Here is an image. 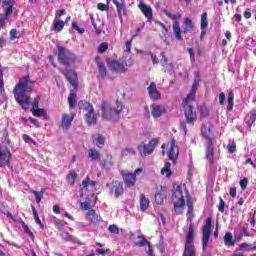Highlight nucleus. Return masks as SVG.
I'll list each match as a JSON object with an SVG mask.
<instances>
[{"instance_id":"f257e3e1","label":"nucleus","mask_w":256,"mask_h":256,"mask_svg":"<svg viewBox=\"0 0 256 256\" xmlns=\"http://www.w3.org/2000/svg\"><path fill=\"white\" fill-rule=\"evenodd\" d=\"M35 80H31V76L27 74L19 79L13 89L15 101L27 111L31 105V93L34 91Z\"/></svg>"},{"instance_id":"f03ea898","label":"nucleus","mask_w":256,"mask_h":256,"mask_svg":"<svg viewBox=\"0 0 256 256\" xmlns=\"http://www.w3.org/2000/svg\"><path fill=\"white\" fill-rule=\"evenodd\" d=\"M117 109L112 108L108 102L103 101L101 103V111H102V119L105 121H119V117L121 113H123V104L121 102L116 101Z\"/></svg>"},{"instance_id":"7ed1b4c3","label":"nucleus","mask_w":256,"mask_h":256,"mask_svg":"<svg viewBox=\"0 0 256 256\" xmlns=\"http://www.w3.org/2000/svg\"><path fill=\"white\" fill-rule=\"evenodd\" d=\"M191 101L183 100L182 107L184 109V117L185 121L180 123L181 129H183L184 133L187 134V124L195 125V121H197V112L193 110V106L191 105Z\"/></svg>"},{"instance_id":"20e7f679","label":"nucleus","mask_w":256,"mask_h":256,"mask_svg":"<svg viewBox=\"0 0 256 256\" xmlns=\"http://www.w3.org/2000/svg\"><path fill=\"white\" fill-rule=\"evenodd\" d=\"M57 50V59L61 65L64 67H71L72 63H75V54H73L71 50L63 46H57Z\"/></svg>"},{"instance_id":"39448f33","label":"nucleus","mask_w":256,"mask_h":256,"mask_svg":"<svg viewBox=\"0 0 256 256\" xmlns=\"http://www.w3.org/2000/svg\"><path fill=\"white\" fill-rule=\"evenodd\" d=\"M195 239V225L191 223L186 234V242L184 247L183 256H195V244L193 240Z\"/></svg>"},{"instance_id":"423d86ee","label":"nucleus","mask_w":256,"mask_h":256,"mask_svg":"<svg viewBox=\"0 0 256 256\" xmlns=\"http://www.w3.org/2000/svg\"><path fill=\"white\" fill-rule=\"evenodd\" d=\"M0 5L3 9V14L0 15V29H3L6 21H9V17L13 15L15 0H0Z\"/></svg>"},{"instance_id":"0eeeda50","label":"nucleus","mask_w":256,"mask_h":256,"mask_svg":"<svg viewBox=\"0 0 256 256\" xmlns=\"http://www.w3.org/2000/svg\"><path fill=\"white\" fill-rule=\"evenodd\" d=\"M106 63L111 69V71H115V73H126L129 67H133V58H129L128 61H118V60H111L107 59Z\"/></svg>"},{"instance_id":"6e6552de","label":"nucleus","mask_w":256,"mask_h":256,"mask_svg":"<svg viewBox=\"0 0 256 256\" xmlns=\"http://www.w3.org/2000/svg\"><path fill=\"white\" fill-rule=\"evenodd\" d=\"M172 201L174 204V211L176 215H183V208L185 207V198L183 197V189L181 186H177L173 195Z\"/></svg>"},{"instance_id":"1a4fd4ad","label":"nucleus","mask_w":256,"mask_h":256,"mask_svg":"<svg viewBox=\"0 0 256 256\" xmlns=\"http://www.w3.org/2000/svg\"><path fill=\"white\" fill-rule=\"evenodd\" d=\"M163 13L164 15H167L169 19H172V21H174L172 24V31L174 33L175 39H177V41H183V36L181 35V24H179V19H181L182 15L173 14L167 9H165Z\"/></svg>"},{"instance_id":"9d476101","label":"nucleus","mask_w":256,"mask_h":256,"mask_svg":"<svg viewBox=\"0 0 256 256\" xmlns=\"http://www.w3.org/2000/svg\"><path fill=\"white\" fill-rule=\"evenodd\" d=\"M157 145H159V138H152L147 144L144 142L139 144L137 149L141 157H147V155L153 154V151H155Z\"/></svg>"},{"instance_id":"9b49d317","label":"nucleus","mask_w":256,"mask_h":256,"mask_svg":"<svg viewBox=\"0 0 256 256\" xmlns=\"http://www.w3.org/2000/svg\"><path fill=\"white\" fill-rule=\"evenodd\" d=\"M143 173V168H137L134 172L122 171V179L125 183V186L131 189L137 185V175Z\"/></svg>"},{"instance_id":"f8f14e48","label":"nucleus","mask_w":256,"mask_h":256,"mask_svg":"<svg viewBox=\"0 0 256 256\" xmlns=\"http://www.w3.org/2000/svg\"><path fill=\"white\" fill-rule=\"evenodd\" d=\"M203 137L206 139V159L210 165L215 163V148L213 147V138L209 137L207 133L202 132Z\"/></svg>"},{"instance_id":"ddd939ff","label":"nucleus","mask_w":256,"mask_h":256,"mask_svg":"<svg viewBox=\"0 0 256 256\" xmlns=\"http://www.w3.org/2000/svg\"><path fill=\"white\" fill-rule=\"evenodd\" d=\"M61 73L73 87L74 91H77L79 89V77L77 76V72L73 69H66L62 70Z\"/></svg>"},{"instance_id":"4468645a","label":"nucleus","mask_w":256,"mask_h":256,"mask_svg":"<svg viewBox=\"0 0 256 256\" xmlns=\"http://www.w3.org/2000/svg\"><path fill=\"white\" fill-rule=\"evenodd\" d=\"M211 227H213V218L208 217L206 224L202 227V248L205 249L209 245V237H211Z\"/></svg>"},{"instance_id":"2eb2a0df","label":"nucleus","mask_w":256,"mask_h":256,"mask_svg":"<svg viewBox=\"0 0 256 256\" xmlns=\"http://www.w3.org/2000/svg\"><path fill=\"white\" fill-rule=\"evenodd\" d=\"M11 157H13V154H11L10 149L2 150L0 145V167H10L11 166Z\"/></svg>"},{"instance_id":"dca6fc26","label":"nucleus","mask_w":256,"mask_h":256,"mask_svg":"<svg viewBox=\"0 0 256 256\" xmlns=\"http://www.w3.org/2000/svg\"><path fill=\"white\" fill-rule=\"evenodd\" d=\"M168 158L172 163H176L179 158V147L175 144V138H172L170 141V148L167 152Z\"/></svg>"},{"instance_id":"f3484780","label":"nucleus","mask_w":256,"mask_h":256,"mask_svg":"<svg viewBox=\"0 0 256 256\" xmlns=\"http://www.w3.org/2000/svg\"><path fill=\"white\" fill-rule=\"evenodd\" d=\"M112 3L116 6V11L120 20V23H123V17L127 15V6L125 5V0H112Z\"/></svg>"},{"instance_id":"a211bd4d","label":"nucleus","mask_w":256,"mask_h":256,"mask_svg":"<svg viewBox=\"0 0 256 256\" xmlns=\"http://www.w3.org/2000/svg\"><path fill=\"white\" fill-rule=\"evenodd\" d=\"M166 199H167V187L158 186L155 194V203H157V205H163Z\"/></svg>"},{"instance_id":"6ab92c4d","label":"nucleus","mask_w":256,"mask_h":256,"mask_svg":"<svg viewBox=\"0 0 256 256\" xmlns=\"http://www.w3.org/2000/svg\"><path fill=\"white\" fill-rule=\"evenodd\" d=\"M73 119H75V113H63L62 114V119H61V127L64 131H67L68 129H70L72 123H73Z\"/></svg>"},{"instance_id":"aec40b11","label":"nucleus","mask_w":256,"mask_h":256,"mask_svg":"<svg viewBox=\"0 0 256 256\" xmlns=\"http://www.w3.org/2000/svg\"><path fill=\"white\" fill-rule=\"evenodd\" d=\"M110 193L117 198L121 197L124 193L123 189V183L119 181H112L111 186H110Z\"/></svg>"},{"instance_id":"412c9836","label":"nucleus","mask_w":256,"mask_h":256,"mask_svg":"<svg viewBox=\"0 0 256 256\" xmlns=\"http://www.w3.org/2000/svg\"><path fill=\"white\" fill-rule=\"evenodd\" d=\"M148 95L152 101H159L161 99V92L157 90V84L151 82L150 86L147 88Z\"/></svg>"},{"instance_id":"4be33fe9","label":"nucleus","mask_w":256,"mask_h":256,"mask_svg":"<svg viewBox=\"0 0 256 256\" xmlns=\"http://www.w3.org/2000/svg\"><path fill=\"white\" fill-rule=\"evenodd\" d=\"M94 61L98 67V77H101V79H105L107 77V66H105V63H103V61H101V57L99 56H96Z\"/></svg>"},{"instance_id":"5701e85b","label":"nucleus","mask_w":256,"mask_h":256,"mask_svg":"<svg viewBox=\"0 0 256 256\" xmlns=\"http://www.w3.org/2000/svg\"><path fill=\"white\" fill-rule=\"evenodd\" d=\"M84 121L88 127L97 125V113H95V110L92 112H86L84 115Z\"/></svg>"},{"instance_id":"b1692460","label":"nucleus","mask_w":256,"mask_h":256,"mask_svg":"<svg viewBox=\"0 0 256 256\" xmlns=\"http://www.w3.org/2000/svg\"><path fill=\"white\" fill-rule=\"evenodd\" d=\"M197 89H199V80H194L190 92L188 93L186 98L183 99V101L195 102V95L197 94Z\"/></svg>"},{"instance_id":"393cba45","label":"nucleus","mask_w":256,"mask_h":256,"mask_svg":"<svg viewBox=\"0 0 256 256\" xmlns=\"http://www.w3.org/2000/svg\"><path fill=\"white\" fill-rule=\"evenodd\" d=\"M195 31V24H193V20L191 18H184V24L182 28L183 35H187V33H193Z\"/></svg>"},{"instance_id":"a878e982","label":"nucleus","mask_w":256,"mask_h":256,"mask_svg":"<svg viewBox=\"0 0 256 256\" xmlns=\"http://www.w3.org/2000/svg\"><path fill=\"white\" fill-rule=\"evenodd\" d=\"M138 7L143 15H145V17L148 19V21H151V19H153V10L151 9V6H148L145 3H140Z\"/></svg>"},{"instance_id":"bb28decb","label":"nucleus","mask_w":256,"mask_h":256,"mask_svg":"<svg viewBox=\"0 0 256 256\" xmlns=\"http://www.w3.org/2000/svg\"><path fill=\"white\" fill-rule=\"evenodd\" d=\"M151 109L152 117H154V119H159V117L165 113V107L159 106L157 104H152Z\"/></svg>"},{"instance_id":"cd10ccee","label":"nucleus","mask_w":256,"mask_h":256,"mask_svg":"<svg viewBox=\"0 0 256 256\" xmlns=\"http://www.w3.org/2000/svg\"><path fill=\"white\" fill-rule=\"evenodd\" d=\"M68 105L69 109H75V105H77V90H75V88L70 90V94L68 96Z\"/></svg>"},{"instance_id":"c85d7f7f","label":"nucleus","mask_w":256,"mask_h":256,"mask_svg":"<svg viewBox=\"0 0 256 256\" xmlns=\"http://www.w3.org/2000/svg\"><path fill=\"white\" fill-rule=\"evenodd\" d=\"M86 221H89V223H93V225H97V223H99V216L94 209H91L87 212Z\"/></svg>"},{"instance_id":"c756f323","label":"nucleus","mask_w":256,"mask_h":256,"mask_svg":"<svg viewBox=\"0 0 256 256\" xmlns=\"http://www.w3.org/2000/svg\"><path fill=\"white\" fill-rule=\"evenodd\" d=\"M78 107L82 111H86L87 113H91L92 111H95V108H93V104L85 101V100H80L78 102Z\"/></svg>"},{"instance_id":"7c9ffc66","label":"nucleus","mask_w":256,"mask_h":256,"mask_svg":"<svg viewBox=\"0 0 256 256\" xmlns=\"http://www.w3.org/2000/svg\"><path fill=\"white\" fill-rule=\"evenodd\" d=\"M77 172L75 170H70L66 175V181L70 187H75V181L77 180Z\"/></svg>"},{"instance_id":"2f4dec72","label":"nucleus","mask_w":256,"mask_h":256,"mask_svg":"<svg viewBox=\"0 0 256 256\" xmlns=\"http://www.w3.org/2000/svg\"><path fill=\"white\" fill-rule=\"evenodd\" d=\"M149 198L145 196V194H140V210L141 211H147L149 209L150 205Z\"/></svg>"},{"instance_id":"473e14b6","label":"nucleus","mask_w":256,"mask_h":256,"mask_svg":"<svg viewBox=\"0 0 256 256\" xmlns=\"http://www.w3.org/2000/svg\"><path fill=\"white\" fill-rule=\"evenodd\" d=\"M88 157L92 159V161H101V152L97 149L90 148L88 150Z\"/></svg>"},{"instance_id":"72a5a7b5","label":"nucleus","mask_w":256,"mask_h":256,"mask_svg":"<svg viewBox=\"0 0 256 256\" xmlns=\"http://www.w3.org/2000/svg\"><path fill=\"white\" fill-rule=\"evenodd\" d=\"M246 119L248 130L251 131V127H253V123H255L256 121V110H251L250 113L247 115Z\"/></svg>"},{"instance_id":"f704fd0d","label":"nucleus","mask_w":256,"mask_h":256,"mask_svg":"<svg viewBox=\"0 0 256 256\" xmlns=\"http://www.w3.org/2000/svg\"><path fill=\"white\" fill-rule=\"evenodd\" d=\"M235 93H233V90H230L228 92V99H227V111H233V107L235 105Z\"/></svg>"},{"instance_id":"c9c22d12","label":"nucleus","mask_w":256,"mask_h":256,"mask_svg":"<svg viewBox=\"0 0 256 256\" xmlns=\"http://www.w3.org/2000/svg\"><path fill=\"white\" fill-rule=\"evenodd\" d=\"M100 165L105 167H111L113 165V155L107 154L105 158L100 159Z\"/></svg>"},{"instance_id":"e433bc0d","label":"nucleus","mask_w":256,"mask_h":256,"mask_svg":"<svg viewBox=\"0 0 256 256\" xmlns=\"http://www.w3.org/2000/svg\"><path fill=\"white\" fill-rule=\"evenodd\" d=\"M137 239H141L140 241L134 242V247H146L151 244L144 235H138Z\"/></svg>"},{"instance_id":"4c0bfd02","label":"nucleus","mask_w":256,"mask_h":256,"mask_svg":"<svg viewBox=\"0 0 256 256\" xmlns=\"http://www.w3.org/2000/svg\"><path fill=\"white\" fill-rule=\"evenodd\" d=\"M20 223L22 225L24 233H26V235L30 237L31 241L35 242V234H33L31 229H29V226L25 223V221H23V219H20Z\"/></svg>"},{"instance_id":"58836bf2","label":"nucleus","mask_w":256,"mask_h":256,"mask_svg":"<svg viewBox=\"0 0 256 256\" xmlns=\"http://www.w3.org/2000/svg\"><path fill=\"white\" fill-rule=\"evenodd\" d=\"M65 27V22L63 20H56L53 21V29L56 33H61Z\"/></svg>"},{"instance_id":"ea45409f","label":"nucleus","mask_w":256,"mask_h":256,"mask_svg":"<svg viewBox=\"0 0 256 256\" xmlns=\"http://www.w3.org/2000/svg\"><path fill=\"white\" fill-rule=\"evenodd\" d=\"M224 243L227 247H234L235 241H233V234L231 232H227L224 236Z\"/></svg>"},{"instance_id":"a19ab883","label":"nucleus","mask_w":256,"mask_h":256,"mask_svg":"<svg viewBox=\"0 0 256 256\" xmlns=\"http://www.w3.org/2000/svg\"><path fill=\"white\" fill-rule=\"evenodd\" d=\"M161 173L168 178L173 175V172L171 171V162H165L164 167L161 169Z\"/></svg>"},{"instance_id":"79ce46f5","label":"nucleus","mask_w":256,"mask_h":256,"mask_svg":"<svg viewBox=\"0 0 256 256\" xmlns=\"http://www.w3.org/2000/svg\"><path fill=\"white\" fill-rule=\"evenodd\" d=\"M2 143H5V145L11 146V138H9V130L7 128L3 129L2 132Z\"/></svg>"},{"instance_id":"37998d69","label":"nucleus","mask_w":256,"mask_h":256,"mask_svg":"<svg viewBox=\"0 0 256 256\" xmlns=\"http://www.w3.org/2000/svg\"><path fill=\"white\" fill-rule=\"evenodd\" d=\"M207 15H208L207 12H203L201 15V23H200L201 31L209 27V21H207Z\"/></svg>"},{"instance_id":"c03bdc74","label":"nucleus","mask_w":256,"mask_h":256,"mask_svg":"<svg viewBox=\"0 0 256 256\" xmlns=\"http://www.w3.org/2000/svg\"><path fill=\"white\" fill-rule=\"evenodd\" d=\"M31 113L34 117H45L47 115V111L43 108L31 109Z\"/></svg>"},{"instance_id":"a18cd8bd","label":"nucleus","mask_w":256,"mask_h":256,"mask_svg":"<svg viewBox=\"0 0 256 256\" xmlns=\"http://www.w3.org/2000/svg\"><path fill=\"white\" fill-rule=\"evenodd\" d=\"M0 95H5V80L3 79V65L0 64Z\"/></svg>"},{"instance_id":"49530a36","label":"nucleus","mask_w":256,"mask_h":256,"mask_svg":"<svg viewBox=\"0 0 256 256\" xmlns=\"http://www.w3.org/2000/svg\"><path fill=\"white\" fill-rule=\"evenodd\" d=\"M45 194V189H41L39 192L36 190H32V195H34L36 199V203H41V199H43V195Z\"/></svg>"},{"instance_id":"de8ad7c7","label":"nucleus","mask_w":256,"mask_h":256,"mask_svg":"<svg viewBox=\"0 0 256 256\" xmlns=\"http://www.w3.org/2000/svg\"><path fill=\"white\" fill-rule=\"evenodd\" d=\"M137 152L135 151V148H124L121 150L122 157H127V155H136Z\"/></svg>"},{"instance_id":"09e8293b","label":"nucleus","mask_w":256,"mask_h":256,"mask_svg":"<svg viewBox=\"0 0 256 256\" xmlns=\"http://www.w3.org/2000/svg\"><path fill=\"white\" fill-rule=\"evenodd\" d=\"M91 201L86 200L85 202L80 203V209L82 211H91Z\"/></svg>"},{"instance_id":"8fccbe9b","label":"nucleus","mask_w":256,"mask_h":256,"mask_svg":"<svg viewBox=\"0 0 256 256\" xmlns=\"http://www.w3.org/2000/svg\"><path fill=\"white\" fill-rule=\"evenodd\" d=\"M61 237H62V239H64V241H71V242L75 241V237L73 235L69 234V232H67V231L62 232Z\"/></svg>"},{"instance_id":"3c124183","label":"nucleus","mask_w":256,"mask_h":256,"mask_svg":"<svg viewBox=\"0 0 256 256\" xmlns=\"http://www.w3.org/2000/svg\"><path fill=\"white\" fill-rule=\"evenodd\" d=\"M199 112L201 117H209V109L207 108L206 105H201L199 107Z\"/></svg>"},{"instance_id":"603ef678","label":"nucleus","mask_w":256,"mask_h":256,"mask_svg":"<svg viewBox=\"0 0 256 256\" xmlns=\"http://www.w3.org/2000/svg\"><path fill=\"white\" fill-rule=\"evenodd\" d=\"M15 39H21V35H18L17 29L10 30V41H15Z\"/></svg>"},{"instance_id":"864d4df0","label":"nucleus","mask_w":256,"mask_h":256,"mask_svg":"<svg viewBox=\"0 0 256 256\" xmlns=\"http://www.w3.org/2000/svg\"><path fill=\"white\" fill-rule=\"evenodd\" d=\"M218 211L220 213H225V201L223 200V197H221V196H219Z\"/></svg>"},{"instance_id":"5fc2aeb1","label":"nucleus","mask_w":256,"mask_h":256,"mask_svg":"<svg viewBox=\"0 0 256 256\" xmlns=\"http://www.w3.org/2000/svg\"><path fill=\"white\" fill-rule=\"evenodd\" d=\"M63 15H67V11H65V9L56 10L54 19L61 20V17H63Z\"/></svg>"},{"instance_id":"6e6d98bb","label":"nucleus","mask_w":256,"mask_h":256,"mask_svg":"<svg viewBox=\"0 0 256 256\" xmlns=\"http://www.w3.org/2000/svg\"><path fill=\"white\" fill-rule=\"evenodd\" d=\"M72 29H74L75 31H78L80 33V35H83V33H85V29L79 27V25H77V22L73 21L72 25H71Z\"/></svg>"},{"instance_id":"4d7b16f0","label":"nucleus","mask_w":256,"mask_h":256,"mask_svg":"<svg viewBox=\"0 0 256 256\" xmlns=\"http://www.w3.org/2000/svg\"><path fill=\"white\" fill-rule=\"evenodd\" d=\"M97 145L100 149L103 147V145H105V137L101 134L97 135Z\"/></svg>"},{"instance_id":"13d9d810","label":"nucleus","mask_w":256,"mask_h":256,"mask_svg":"<svg viewBox=\"0 0 256 256\" xmlns=\"http://www.w3.org/2000/svg\"><path fill=\"white\" fill-rule=\"evenodd\" d=\"M107 49H109V44H107L106 42L101 43L98 47V53L103 54L105 53V51H107Z\"/></svg>"},{"instance_id":"bf43d9fd","label":"nucleus","mask_w":256,"mask_h":256,"mask_svg":"<svg viewBox=\"0 0 256 256\" xmlns=\"http://www.w3.org/2000/svg\"><path fill=\"white\" fill-rule=\"evenodd\" d=\"M108 231L110 233H114V235H119V227H117V225L112 224L108 227Z\"/></svg>"},{"instance_id":"052dcab7","label":"nucleus","mask_w":256,"mask_h":256,"mask_svg":"<svg viewBox=\"0 0 256 256\" xmlns=\"http://www.w3.org/2000/svg\"><path fill=\"white\" fill-rule=\"evenodd\" d=\"M39 101H41V96H36L32 102L31 109H39Z\"/></svg>"},{"instance_id":"680f3d73","label":"nucleus","mask_w":256,"mask_h":256,"mask_svg":"<svg viewBox=\"0 0 256 256\" xmlns=\"http://www.w3.org/2000/svg\"><path fill=\"white\" fill-rule=\"evenodd\" d=\"M146 55H149L151 57L153 65H157V63H159L157 55H155L153 52H146Z\"/></svg>"},{"instance_id":"e2e57ef3","label":"nucleus","mask_w":256,"mask_h":256,"mask_svg":"<svg viewBox=\"0 0 256 256\" xmlns=\"http://www.w3.org/2000/svg\"><path fill=\"white\" fill-rule=\"evenodd\" d=\"M248 184H249V180L247 178H243L240 181V187H241L242 191H245V189H247Z\"/></svg>"},{"instance_id":"0e129e2a","label":"nucleus","mask_w":256,"mask_h":256,"mask_svg":"<svg viewBox=\"0 0 256 256\" xmlns=\"http://www.w3.org/2000/svg\"><path fill=\"white\" fill-rule=\"evenodd\" d=\"M227 149H228V153L233 154L235 153V151H237V144L235 143L228 144Z\"/></svg>"},{"instance_id":"69168bd1","label":"nucleus","mask_w":256,"mask_h":256,"mask_svg":"<svg viewBox=\"0 0 256 256\" xmlns=\"http://www.w3.org/2000/svg\"><path fill=\"white\" fill-rule=\"evenodd\" d=\"M97 9L99 11H109V5H106L104 3H98L97 4Z\"/></svg>"},{"instance_id":"338daca9","label":"nucleus","mask_w":256,"mask_h":256,"mask_svg":"<svg viewBox=\"0 0 256 256\" xmlns=\"http://www.w3.org/2000/svg\"><path fill=\"white\" fill-rule=\"evenodd\" d=\"M133 43V38H131L130 40L126 41L125 43V47H126V53H131V46Z\"/></svg>"},{"instance_id":"774afa93","label":"nucleus","mask_w":256,"mask_h":256,"mask_svg":"<svg viewBox=\"0 0 256 256\" xmlns=\"http://www.w3.org/2000/svg\"><path fill=\"white\" fill-rule=\"evenodd\" d=\"M193 214H194V208H188V211L186 213V217H187L188 221L193 220Z\"/></svg>"}]
</instances>
